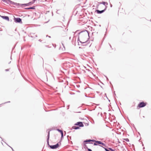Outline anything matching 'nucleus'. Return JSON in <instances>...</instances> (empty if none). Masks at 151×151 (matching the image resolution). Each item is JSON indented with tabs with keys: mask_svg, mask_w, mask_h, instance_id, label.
Instances as JSON below:
<instances>
[{
	"mask_svg": "<svg viewBox=\"0 0 151 151\" xmlns=\"http://www.w3.org/2000/svg\"><path fill=\"white\" fill-rule=\"evenodd\" d=\"M9 69H6L5 70L6 71H9Z\"/></svg>",
	"mask_w": 151,
	"mask_h": 151,
	"instance_id": "obj_29",
	"label": "nucleus"
},
{
	"mask_svg": "<svg viewBox=\"0 0 151 151\" xmlns=\"http://www.w3.org/2000/svg\"><path fill=\"white\" fill-rule=\"evenodd\" d=\"M116 94L115 93V91L114 92V96H116Z\"/></svg>",
	"mask_w": 151,
	"mask_h": 151,
	"instance_id": "obj_35",
	"label": "nucleus"
},
{
	"mask_svg": "<svg viewBox=\"0 0 151 151\" xmlns=\"http://www.w3.org/2000/svg\"><path fill=\"white\" fill-rule=\"evenodd\" d=\"M99 4H98L96 6V8H98L99 6V4H103L104 5L105 7L106 6H107V5H108V3L106 2H105L104 1H102V2H98Z\"/></svg>",
	"mask_w": 151,
	"mask_h": 151,
	"instance_id": "obj_12",
	"label": "nucleus"
},
{
	"mask_svg": "<svg viewBox=\"0 0 151 151\" xmlns=\"http://www.w3.org/2000/svg\"><path fill=\"white\" fill-rule=\"evenodd\" d=\"M10 102V101H8V102H5L3 104H0V106H1V105L2 104H6V103H9Z\"/></svg>",
	"mask_w": 151,
	"mask_h": 151,
	"instance_id": "obj_24",
	"label": "nucleus"
},
{
	"mask_svg": "<svg viewBox=\"0 0 151 151\" xmlns=\"http://www.w3.org/2000/svg\"><path fill=\"white\" fill-rule=\"evenodd\" d=\"M0 137L1 139H2V138H1V137Z\"/></svg>",
	"mask_w": 151,
	"mask_h": 151,
	"instance_id": "obj_52",
	"label": "nucleus"
},
{
	"mask_svg": "<svg viewBox=\"0 0 151 151\" xmlns=\"http://www.w3.org/2000/svg\"><path fill=\"white\" fill-rule=\"evenodd\" d=\"M57 130L60 133L61 135H62V137H63V130H62L59 129H57Z\"/></svg>",
	"mask_w": 151,
	"mask_h": 151,
	"instance_id": "obj_16",
	"label": "nucleus"
},
{
	"mask_svg": "<svg viewBox=\"0 0 151 151\" xmlns=\"http://www.w3.org/2000/svg\"><path fill=\"white\" fill-rule=\"evenodd\" d=\"M78 35H80V37L81 38V40L83 41V39H84L86 37H87V35L89 37V32L86 30H84V31H82L78 33Z\"/></svg>",
	"mask_w": 151,
	"mask_h": 151,
	"instance_id": "obj_1",
	"label": "nucleus"
},
{
	"mask_svg": "<svg viewBox=\"0 0 151 151\" xmlns=\"http://www.w3.org/2000/svg\"><path fill=\"white\" fill-rule=\"evenodd\" d=\"M26 9L29 10L30 9H35V6H34L32 7L25 8Z\"/></svg>",
	"mask_w": 151,
	"mask_h": 151,
	"instance_id": "obj_18",
	"label": "nucleus"
},
{
	"mask_svg": "<svg viewBox=\"0 0 151 151\" xmlns=\"http://www.w3.org/2000/svg\"><path fill=\"white\" fill-rule=\"evenodd\" d=\"M143 118H145V116H143Z\"/></svg>",
	"mask_w": 151,
	"mask_h": 151,
	"instance_id": "obj_44",
	"label": "nucleus"
},
{
	"mask_svg": "<svg viewBox=\"0 0 151 151\" xmlns=\"http://www.w3.org/2000/svg\"><path fill=\"white\" fill-rule=\"evenodd\" d=\"M34 3V2L32 1H31L27 4H19V5L18 6H27L30 5L31 4H32Z\"/></svg>",
	"mask_w": 151,
	"mask_h": 151,
	"instance_id": "obj_8",
	"label": "nucleus"
},
{
	"mask_svg": "<svg viewBox=\"0 0 151 151\" xmlns=\"http://www.w3.org/2000/svg\"><path fill=\"white\" fill-rule=\"evenodd\" d=\"M9 147H10L12 149V151H14V150L12 148V147H10V146H9Z\"/></svg>",
	"mask_w": 151,
	"mask_h": 151,
	"instance_id": "obj_34",
	"label": "nucleus"
},
{
	"mask_svg": "<svg viewBox=\"0 0 151 151\" xmlns=\"http://www.w3.org/2000/svg\"><path fill=\"white\" fill-rule=\"evenodd\" d=\"M102 145L103 146H104L105 147H106V145L105 144L103 143V142H102L95 140V143H94L93 144L94 145L97 146V145Z\"/></svg>",
	"mask_w": 151,
	"mask_h": 151,
	"instance_id": "obj_4",
	"label": "nucleus"
},
{
	"mask_svg": "<svg viewBox=\"0 0 151 151\" xmlns=\"http://www.w3.org/2000/svg\"><path fill=\"white\" fill-rule=\"evenodd\" d=\"M63 137H62V136H61V139H63Z\"/></svg>",
	"mask_w": 151,
	"mask_h": 151,
	"instance_id": "obj_36",
	"label": "nucleus"
},
{
	"mask_svg": "<svg viewBox=\"0 0 151 151\" xmlns=\"http://www.w3.org/2000/svg\"><path fill=\"white\" fill-rule=\"evenodd\" d=\"M45 46L48 48L50 47H49L48 45H45Z\"/></svg>",
	"mask_w": 151,
	"mask_h": 151,
	"instance_id": "obj_30",
	"label": "nucleus"
},
{
	"mask_svg": "<svg viewBox=\"0 0 151 151\" xmlns=\"http://www.w3.org/2000/svg\"><path fill=\"white\" fill-rule=\"evenodd\" d=\"M59 146L58 143L54 145H49V147L51 149H55L58 148Z\"/></svg>",
	"mask_w": 151,
	"mask_h": 151,
	"instance_id": "obj_9",
	"label": "nucleus"
},
{
	"mask_svg": "<svg viewBox=\"0 0 151 151\" xmlns=\"http://www.w3.org/2000/svg\"><path fill=\"white\" fill-rule=\"evenodd\" d=\"M87 150L88 151H92V150L90 148H87Z\"/></svg>",
	"mask_w": 151,
	"mask_h": 151,
	"instance_id": "obj_26",
	"label": "nucleus"
},
{
	"mask_svg": "<svg viewBox=\"0 0 151 151\" xmlns=\"http://www.w3.org/2000/svg\"><path fill=\"white\" fill-rule=\"evenodd\" d=\"M69 39L70 40V39H71V37H70Z\"/></svg>",
	"mask_w": 151,
	"mask_h": 151,
	"instance_id": "obj_42",
	"label": "nucleus"
},
{
	"mask_svg": "<svg viewBox=\"0 0 151 151\" xmlns=\"http://www.w3.org/2000/svg\"><path fill=\"white\" fill-rule=\"evenodd\" d=\"M37 0H33V1L32 2H34H34H35V1H37Z\"/></svg>",
	"mask_w": 151,
	"mask_h": 151,
	"instance_id": "obj_32",
	"label": "nucleus"
},
{
	"mask_svg": "<svg viewBox=\"0 0 151 151\" xmlns=\"http://www.w3.org/2000/svg\"><path fill=\"white\" fill-rule=\"evenodd\" d=\"M11 63V62H9V64H10V63Z\"/></svg>",
	"mask_w": 151,
	"mask_h": 151,
	"instance_id": "obj_47",
	"label": "nucleus"
},
{
	"mask_svg": "<svg viewBox=\"0 0 151 151\" xmlns=\"http://www.w3.org/2000/svg\"><path fill=\"white\" fill-rule=\"evenodd\" d=\"M144 151H145V150H144Z\"/></svg>",
	"mask_w": 151,
	"mask_h": 151,
	"instance_id": "obj_54",
	"label": "nucleus"
},
{
	"mask_svg": "<svg viewBox=\"0 0 151 151\" xmlns=\"http://www.w3.org/2000/svg\"><path fill=\"white\" fill-rule=\"evenodd\" d=\"M75 125L78 126L80 127H83L84 126V125L82 122H79L74 124Z\"/></svg>",
	"mask_w": 151,
	"mask_h": 151,
	"instance_id": "obj_11",
	"label": "nucleus"
},
{
	"mask_svg": "<svg viewBox=\"0 0 151 151\" xmlns=\"http://www.w3.org/2000/svg\"><path fill=\"white\" fill-rule=\"evenodd\" d=\"M39 41L41 42L42 41V40L40 39L39 40Z\"/></svg>",
	"mask_w": 151,
	"mask_h": 151,
	"instance_id": "obj_38",
	"label": "nucleus"
},
{
	"mask_svg": "<svg viewBox=\"0 0 151 151\" xmlns=\"http://www.w3.org/2000/svg\"><path fill=\"white\" fill-rule=\"evenodd\" d=\"M86 143H84V144H83V147L84 148H86L87 149V148H88V147L86 145Z\"/></svg>",
	"mask_w": 151,
	"mask_h": 151,
	"instance_id": "obj_21",
	"label": "nucleus"
},
{
	"mask_svg": "<svg viewBox=\"0 0 151 151\" xmlns=\"http://www.w3.org/2000/svg\"><path fill=\"white\" fill-rule=\"evenodd\" d=\"M14 21L16 23L22 24V19L19 17L15 18L14 17Z\"/></svg>",
	"mask_w": 151,
	"mask_h": 151,
	"instance_id": "obj_5",
	"label": "nucleus"
},
{
	"mask_svg": "<svg viewBox=\"0 0 151 151\" xmlns=\"http://www.w3.org/2000/svg\"><path fill=\"white\" fill-rule=\"evenodd\" d=\"M138 134H139V135H140V133H139V132H138Z\"/></svg>",
	"mask_w": 151,
	"mask_h": 151,
	"instance_id": "obj_43",
	"label": "nucleus"
},
{
	"mask_svg": "<svg viewBox=\"0 0 151 151\" xmlns=\"http://www.w3.org/2000/svg\"><path fill=\"white\" fill-rule=\"evenodd\" d=\"M30 36L32 37H37V35H35L34 33H31L30 34Z\"/></svg>",
	"mask_w": 151,
	"mask_h": 151,
	"instance_id": "obj_17",
	"label": "nucleus"
},
{
	"mask_svg": "<svg viewBox=\"0 0 151 151\" xmlns=\"http://www.w3.org/2000/svg\"><path fill=\"white\" fill-rule=\"evenodd\" d=\"M100 146H101L106 151H111L109 149V148H108V149L106 148H105L103 146H102L101 145H99Z\"/></svg>",
	"mask_w": 151,
	"mask_h": 151,
	"instance_id": "obj_20",
	"label": "nucleus"
},
{
	"mask_svg": "<svg viewBox=\"0 0 151 151\" xmlns=\"http://www.w3.org/2000/svg\"><path fill=\"white\" fill-rule=\"evenodd\" d=\"M142 146H143V144H142Z\"/></svg>",
	"mask_w": 151,
	"mask_h": 151,
	"instance_id": "obj_53",
	"label": "nucleus"
},
{
	"mask_svg": "<svg viewBox=\"0 0 151 151\" xmlns=\"http://www.w3.org/2000/svg\"><path fill=\"white\" fill-rule=\"evenodd\" d=\"M70 64V63L69 62H67L65 63H64V65L65 66H66L67 68H69V64Z\"/></svg>",
	"mask_w": 151,
	"mask_h": 151,
	"instance_id": "obj_15",
	"label": "nucleus"
},
{
	"mask_svg": "<svg viewBox=\"0 0 151 151\" xmlns=\"http://www.w3.org/2000/svg\"><path fill=\"white\" fill-rule=\"evenodd\" d=\"M67 138H68V141H69V138H68V137H69V138H70V139H71V137H70V136H67Z\"/></svg>",
	"mask_w": 151,
	"mask_h": 151,
	"instance_id": "obj_25",
	"label": "nucleus"
},
{
	"mask_svg": "<svg viewBox=\"0 0 151 151\" xmlns=\"http://www.w3.org/2000/svg\"><path fill=\"white\" fill-rule=\"evenodd\" d=\"M79 86H77V87H78Z\"/></svg>",
	"mask_w": 151,
	"mask_h": 151,
	"instance_id": "obj_49",
	"label": "nucleus"
},
{
	"mask_svg": "<svg viewBox=\"0 0 151 151\" xmlns=\"http://www.w3.org/2000/svg\"><path fill=\"white\" fill-rule=\"evenodd\" d=\"M145 147H143V150H144V149H145Z\"/></svg>",
	"mask_w": 151,
	"mask_h": 151,
	"instance_id": "obj_41",
	"label": "nucleus"
},
{
	"mask_svg": "<svg viewBox=\"0 0 151 151\" xmlns=\"http://www.w3.org/2000/svg\"><path fill=\"white\" fill-rule=\"evenodd\" d=\"M50 131H49L48 132V134L47 137V144L48 145V147H49V145H50L49 144V140L50 138Z\"/></svg>",
	"mask_w": 151,
	"mask_h": 151,
	"instance_id": "obj_13",
	"label": "nucleus"
},
{
	"mask_svg": "<svg viewBox=\"0 0 151 151\" xmlns=\"http://www.w3.org/2000/svg\"><path fill=\"white\" fill-rule=\"evenodd\" d=\"M109 149L111 151H115L113 149L111 148H109Z\"/></svg>",
	"mask_w": 151,
	"mask_h": 151,
	"instance_id": "obj_23",
	"label": "nucleus"
},
{
	"mask_svg": "<svg viewBox=\"0 0 151 151\" xmlns=\"http://www.w3.org/2000/svg\"><path fill=\"white\" fill-rule=\"evenodd\" d=\"M79 48H81V47H79Z\"/></svg>",
	"mask_w": 151,
	"mask_h": 151,
	"instance_id": "obj_45",
	"label": "nucleus"
},
{
	"mask_svg": "<svg viewBox=\"0 0 151 151\" xmlns=\"http://www.w3.org/2000/svg\"><path fill=\"white\" fill-rule=\"evenodd\" d=\"M3 2H5L9 4H12L15 5L16 6H18L19 5V4L14 2L10 0H1Z\"/></svg>",
	"mask_w": 151,
	"mask_h": 151,
	"instance_id": "obj_3",
	"label": "nucleus"
},
{
	"mask_svg": "<svg viewBox=\"0 0 151 151\" xmlns=\"http://www.w3.org/2000/svg\"><path fill=\"white\" fill-rule=\"evenodd\" d=\"M110 6L111 7H112V5L111 4H110Z\"/></svg>",
	"mask_w": 151,
	"mask_h": 151,
	"instance_id": "obj_40",
	"label": "nucleus"
},
{
	"mask_svg": "<svg viewBox=\"0 0 151 151\" xmlns=\"http://www.w3.org/2000/svg\"><path fill=\"white\" fill-rule=\"evenodd\" d=\"M124 139L126 142H128L129 141V139L128 138H126V139Z\"/></svg>",
	"mask_w": 151,
	"mask_h": 151,
	"instance_id": "obj_22",
	"label": "nucleus"
},
{
	"mask_svg": "<svg viewBox=\"0 0 151 151\" xmlns=\"http://www.w3.org/2000/svg\"><path fill=\"white\" fill-rule=\"evenodd\" d=\"M1 18H2L3 19H5L8 21L9 20V18L8 16H1Z\"/></svg>",
	"mask_w": 151,
	"mask_h": 151,
	"instance_id": "obj_14",
	"label": "nucleus"
},
{
	"mask_svg": "<svg viewBox=\"0 0 151 151\" xmlns=\"http://www.w3.org/2000/svg\"><path fill=\"white\" fill-rule=\"evenodd\" d=\"M147 105L146 103H145L144 102H140L138 104V106L139 108H142L145 106Z\"/></svg>",
	"mask_w": 151,
	"mask_h": 151,
	"instance_id": "obj_6",
	"label": "nucleus"
},
{
	"mask_svg": "<svg viewBox=\"0 0 151 151\" xmlns=\"http://www.w3.org/2000/svg\"><path fill=\"white\" fill-rule=\"evenodd\" d=\"M107 6H106V7H105V9L103 10L100 11L99 10H96L95 11V12H96V13L98 14H101L102 13H103L104 12L106 9L107 8Z\"/></svg>",
	"mask_w": 151,
	"mask_h": 151,
	"instance_id": "obj_10",
	"label": "nucleus"
},
{
	"mask_svg": "<svg viewBox=\"0 0 151 151\" xmlns=\"http://www.w3.org/2000/svg\"><path fill=\"white\" fill-rule=\"evenodd\" d=\"M80 37L79 36L78 37V45H81V46H85L87 45L88 43H87L88 40L86 41L83 40V41L80 40Z\"/></svg>",
	"mask_w": 151,
	"mask_h": 151,
	"instance_id": "obj_2",
	"label": "nucleus"
},
{
	"mask_svg": "<svg viewBox=\"0 0 151 151\" xmlns=\"http://www.w3.org/2000/svg\"><path fill=\"white\" fill-rule=\"evenodd\" d=\"M52 45L53 46L55 47V48L56 47V45L55 44H52Z\"/></svg>",
	"mask_w": 151,
	"mask_h": 151,
	"instance_id": "obj_27",
	"label": "nucleus"
},
{
	"mask_svg": "<svg viewBox=\"0 0 151 151\" xmlns=\"http://www.w3.org/2000/svg\"><path fill=\"white\" fill-rule=\"evenodd\" d=\"M110 84H111V82H110Z\"/></svg>",
	"mask_w": 151,
	"mask_h": 151,
	"instance_id": "obj_46",
	"label": "nucleus"
},
{
	"mask_svg": "<svg viewBox=\"0 0 151 151\" xmlns=\"http://www.w3.org/2000/svg\"><path fill=\"white\" fill-rule=\"evenodd\" d=\"M106 80H107V81H108V80H109V79H108V78H107L106 76Z\"/></svg>",
	"mask_w": 151,
	"mask_h": 151,
	"instance_id": "obj_33",
	"label": "nucleus"
},
{
	"mask_svg": "<svg viewBox=\"0 0 151 151\" xmlns=\"http://www.w3.org/2000/svg\"><path fill=\"white\" fill-rule=\"evenodd\" d=\"M95 140L94 139H86L84 140L83 141V143H85L86 144H87L89 143V144H93V143L92 142H95Z\"/></svg>",
	"mask_w": 151,
	"mask_h": 151,
	"instance_id": "obj_7",
	"label": "nucleus"
},
{
	"mask_svg": "<svg viewBox=\"0 0 151 151\" xmlns=\"http://www.w3.org/2000/svg\"><path fill=\"white\" fill-rule=\"evenodd\" d=\"M109 45L110 46V47L111 48V45L109 43Z\"/></svg>",
	"mask_w": 151,
	"mask_h": 151,
	"instance_id": "obj_37",
	"label": "nucleus"
},
{
	"mask_svg": "<svg viewBox=\"0 0 151 151\" xmlns=\"http://www.w3.org/2000/svg\"><path fill=\"white\" fill-rule=\"evenodd\" d=\"M80 128V127L79 126H73L72 127L71 129H78Z\"/></svg>",
	"mask_w": 151,
	"mask_h": 151,
	"instance_id": "obj_19",
	"label": "nucleus"
},
{
	"mask_svg": "<svg viewBox=\"0 0 151 151\" xmlns=\"http://www.w3.org/2000/svg\"><path fill=\"white\" fill-rule=\"evenodd\" d=\"M79 86H77V87H78Z\"/></svg>",
	"mask_w": 151,
	"mask_h": 151,
	"instance_id": "obj_48",
	"label": "nucleus"
},
{
	"mask_svg": "<svg viewBox=\"0 0 151 151\" xmlns=\"http://www.w3.org/2000/svg\"><path fill=\"white\" fill-rule=\"evenodd\" d=\"M62 45L63 46V47L64 48V50H65V47L63 44V43H62Z\"/></svg>",
	"mask_w": 151,
	"mask_h": 151,
	"instance_id": "obj_28",
	"label": "nucleus"
},
{
	"mask_svg": "<svg viewBox=\"0 0 151 151\" xmlns=\"http://www.w3.org/2000/svg\"><path fill=\"white\" fill-rule=\"evenodd\" d=\"M42 59L43 60V59L42 58Z\"/></svg>",
	"mask_w": 151,
	"mask_h": 151,
	"instance_id": "obj_51",
	"label": "nucleus"
},
{
	"mask_svg": "<svg viewBox=\"0 0 151 151\" xmlns=\"http://www.w3.org/2000/svg\"><path fill=\"white\" fill-rule=\"evenodd\" d=\"M106 98L108 99V100L109 101V102H110V100L108 99V98L107 97H106Z\"/></svg>",
	"mask_w": 151,
	"mask_h": 151,
	"instance_id": "obj_39",
	"label": "nucleus"
},
{
	"mask_svg": "<svg viewBox=\"0 0 151 151\" xmlns=\"http://www.w3.org/2000/svg\"><path fill=\"white\" fill-rule=\"evenodd\" d=\"M79 86H77V87H78Z\"/></svg>",
	"mask_w": 151,
	"mask_h": 151,
	"instance_id": "obj_50",
	"label": "nucleus"
},
{
	"mask_svg": "<svg viewBox=\"0 0 151 151\" xmlns=\"http://www.w3.org/2000/svg\"><path fill=\"white\" fill-rule=\"evenodd\" d=\"M49 37V38H51V37L50 36H48V35H47L46 36V37Z\"/></svg>",
	"mask_w": 151,
	"mask_h": 151,
	"instance_id": "obj_31",
	"label": "nucleus"
}]
</instances>
